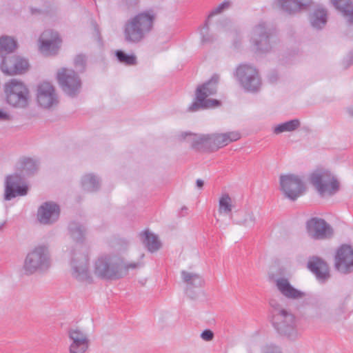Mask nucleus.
Here are the masks:
<instances>
[{
	"mask_svg": "<svg viewBox=\"0 0 353 353\" xmlns=\"http://www.w3.org/2000/svg\"><path fill=\"white\" fill-rule=\"evenodd\" d=\"M141 262H129L124 261L116 254H103L93 262V273L105 280H116L125 276L129 271L139 268Z\"/></svg>",
	"mask_w": 353,
	"mask_h": 353,
	"instance_id": "obj_1",
	"label": "nucleus"
},
{
	"mask_svg": "<svg viewBox=\"0 0 353 353\" xmlns=\"http://www.w3.org/2000/svg\"><path fill=\"white\" fill-rule=\"evenodd\" d=\"M5 100L14 109L26 110L32 103V96L28 85L22 81L12 79L3 85Z\"/></svg>",
	"mask_w": 353,
	"mask_h": 353,
	"instance_id": "obj_2",
	"label": "nucleus"
},
{
	"mask_svg": "<svg viewBox=\"0 0 353 353\" xmlns=\"http://www.w3.org/2000/svg\"><path fill=\"white\" fill-rule=\"evenodd\" d=\"M219 80L220 76L214 74L209 80L197 86L194 100L188 108L190 112H196L221 105V101L217 99H208V97L216 94Z\"/></svg>",
	"mask_w": 353,
	"mask_h": 353,
	"instance_id": "obj_3",
	"label": "nucleus"
},
{
	"mask_svg": "<svg viewBox=\"0 0 353 353\" xmlns=\"http://www.w3.org/2000/svg\"><path fill=\"white\" fill-rule=\"evenodd\" d=\"M70 272L73 279L84 284L93 283V276L89 270V257L86 248L77 245L70 251Z\"/></svg>",
	"mask_w": 353,
	"mask_h": 353,
	"instance_id": "obj_4",
	"label": "nucleus"
},
{
	"mask_svg": "<svg viewBox=\"0 0 353 353\" xmlns=\"http://www.w3.org/2000/svg\"><path fill=\"white\" fill-rule=\"evenodd\" d=\"M49 248L46 245H38L31 250L24 259L22 271L26 275L44 272L51 266Z\"/></svg>",
	"mask_w": 353,
	"mask_h": 353,
	"instance_id": "obj_5",
	"label": "nucleus"
},
{
	"mask_svg": "<svg viewBox=\"0 0 353 353\" xmlns=\"http://www.w3.org/2000/svg\"><path fill=\"white\" fill-rule=\"evenodd\" d=\"M154 14L152 11L143 12L131 19L125 26V39L131 43H138L152 30Z\"/></svg>",
	"mask_w": 353,
	"mask_h": 353,
	"instance_id": "obj_6",
	"label": "nucleus"
},
{
	"mask_svg": "<svg viewBox=\"0 0 353 353\" xmlns=\"http://www.w3.org/2000/svg\"><path fill=\"white\" fill-rule=\"evenodd\" d=\"M271 322L279 334L290 339L297 337L296 318L291 312L283 308H277L272 313Z\"/></svg>",
	"mask_w": 353,
	"mask_h": 353,
	"instance_id": "obj_7",
	"label": "nucleus"
},
{
	"mask_svg": "<svg viewBox=\"0 0 353 353\" xmlns=\"http://www.w3.org/2000/svg\"><path fill=\"white\" fill-rule=\"evenodd\" d=\"M276 34V29L268 26L265 22H261L256 26L253 29L251 39V43L256 52H269L272 49V43Z\"/></svg>",
	"mask_w": 353,
	"mask_h": 353,
	"instance_id": "obj_8",
	"label": "nucleus"
},
{
	"mask_svg": "<svg viewBox=\"0 0 353 353\" xmlns=\"http://www.w3.org/2000/svg\"><path fill=\"white\" fill-rule=\"evenodd\" d=\"M310 182L322 196L325 194L333 195L340 188L337 179L330 171L325 170H317L312 172L310 176Z\"/></svg>",
	"mask_w": 353,
	"mask_h": 353,
	"instance_id": "obj_9",
	"label": "nucleus"
},
{
	"mask_svg": "<svg viewBox=\"0 0 353 353\" xmlns=\"http://www.w3.org/2000/svg\"><path fill=\"white\" fill-rule=\"evenodd\" d=\"M235 76L246 92L256 93L261 90L262 81L256 68L248 64H241L236 68Z\"/></svg>",
	"mask_w": 353,
	"mask_h": 353,
	"instance_id": "obj_10",
	"label": "nucleus"
},
{
	"mask_svg": "<svg viewBox=\"0 0 353 353\" xmlns=\"http://www.w3.org/2000/svg\"><path fill=\"white\" fill-rule=\"evenodd\" d=\"M57 77L65 94L74 97L80 93L82 86L81 80L73 70L61 68L57 72Z\"/></svg>",
	"mask_w": 353,
	"mask_h": 353,
	"instance_id": "obj_11",
	"label": "nucleus"
},
{
	"mask_svg": "<svg viewBox=\"0 0 353 353\" xmlns=\"http://www.w3.org/2000/svg\"><path fill=\"white\" fill-rule=\"evenodd\" d=\"M280 188L285 196L291 201H295L305 191L302 180L295 174L281 175Z\"/></svg>",
	"mask_w": 353,
	"mask_h": 353,
	"instance_id": "obj_12",
	"label": "nucleus"
},
{
	"mask_svg": "<svg viewBox=\"0 0 353 353\" xmlns=\"http://www.w3.org/2000/svg\"><path fill=\"white\" fill-rule=\"evenodd\" d=\"M305 228L308 235L315 240L330 239L334 235L332 227L323 219L312 217L305 223Z\"/></svg>",
	"mask_w": 353,
	"mask_h": 353,
	"instance_id": "obj_13",
	"label": "nucleus"
},
{
	"mask_svg": "<svg viewBox=\"0 0 353 353\" xmlns=\"http://www.w3.org/2000/svg\"><path fill=\"white\" fill-rule=\"evenodd\" d=\"M37 101L40 107L45 109L52 108L57 105L58 94L50 83L44 81L37 85Z\"/></svg>",
	"mask_w": 353,
	"mask_h": 353,
	"instance_id": "obj_14",
	"label": "nucleus"
},
{
	"mask_svg": "<svg viewBox=\"0 0 353 353\" xmlns=\"http://www.w3.org/2000/svg\"><path fill=\"white\" fill-rule=\"evenodd\" d=\"M27 193L28 186L23 183L21 174L15 173L6 176L3 195L4 200L10 201L17 196H25Z\"/></svg>",
	"mask_w": 353,
	"mask_h": 353,
	"instance_id": "obj_15",
	"label": "nucleus"
},
{
	"mask_svg": "<svg viewBox=\"0 0 353 353\" xmlns=\"http://www.w3.org/2000/svg\"><path fill=\"white\" fill-rule=\"evenodd\" d=\"M336 270L343 274L353 272V248L349 245H341L335 255Z\"/></svg>",
	"mask_w": 353,
	"mask_h": 353,
	"instance_id": "obj_16",
	"label": "nucleus"
},
{
	"mask_svg": "<svg viewBox=\"0 0 353 353\" xmlns=\"http://www.w3.org/2000/svg\"><path fill=\"white\" fill-rule=\"evenodd\" d=\"M69 353H85L90 346L88 334L78 328H71L68 332Z\"/></svg>",
	"mask_w": 353,
	"mask_h": 353,
	"instance_id": "obj_17",
	"label": "nucleus"
},
{
	"mask_svg": "<svg viewBox=\"0 0 353 353\" xmlns=\"http://www.w3.org/2000/svg\"><path fill=\"white\" fill-rule=\"evenodd\" d=\"M274 3L283 12L295 15L308 10L313 0H275Z\"/></svg>",
	"mask_w": 353,
	"mask_h": 353,
	"instance_id": "obj_18",
	"label": "nucleus"
},
{
	"mask_svg": "<svg viewBox=\"0 0 353 353\" xmlns=\"http://www.w3.org/2000/svg\"><path fill=\"white\" fill-rule=\"evenodd\" d=\"M27 60L18 56H9L3 58L1 64V71L8 75L20 74L28 68Z\"/></svg>",
	"mask_w": 353,
	"mask_h": 353,
	"instance_id": "obj_19",
	"label": "nucleus"
},
{
	"mask_svg": "<svg viewBox=\"0 0 353 353\" xmlns=\"http://www.w3.org/2000/svg\"><path fill=\"white\" fill-rule=\"evenodd\" d=\"M307 268L315 275L316 279L322 283H325L331 276L330 268L327 262L317 256L309 257L307 263Z\"/></svg>",
	"mask_w": 353,
	"mask_h": 353,
	"instance_id": "obj_20",
	"label": "nucleus"
},
{
	"mask_svg": "<svg viewBox=\"0 0 353 353\" xmlns=\"http://www.w3.org/2000/svg\"><path fill=\"white\" fill-rule=\"evenodd\" d=\"M61 40L58 34L51 30H45L39 38V50L45 55L57 54Z\"/></svg>",
	"mask_w": 353,
	"mask_h": 353,
	"instance_id": "obj_21",
	"label": "nucleus"
},
{
	"mask_svg": "<svg viewBox=\"0 0 353 353\" xmlns=\"http://www.w3.org/2000/svg\"><path fill=\"white\" fill-rule=\"evenodd\" d=\"M59 213L58 205L53 202H45L38 209L37 219L43 225H50L58 220Z\"/></svg>",
	"mask_w": 353,
	"mask_h": 353,
	"instance_id": "obj_22",
	"label": "nucleus"
},
{
	"mask_svg": "<svg viewBox=\"0 0 353 353\" xmlns=\"http://www.w3.org/2000/svg\"><path fill=\"white\" fill-rule=\"evenodd\" d=\"M210 150L216 151L219 148L228 145L229 143L241 139V134L238 131L228 132L225 133L214 134L210 135Z\"/></svg>",
	"mask_w": 353,
	"mask_h": 353,
	"instance_id": "obj_23",
	"label": "nucleus"
},
{
	"mask_svg": "<svg viewBox=\"0 0 353 353\" xmlns=\"http://www.w3.org/2000/svg\"><path fill=\"white\" fill-rule=\"evenodd\" d=\"M276 286L281 294L286 298L297 299L304 296V293L291 285L288 279L285 278L276 279Z\"/></svg>",
	"mask_w": 353,
	"mask_h": 353,
	"instance_id": "obj_24",
	"label": "nucleus"
},
{
	"mask_svg": "<svg viewBox=\"0 0 353 353\" xmlns=\"http://www.w3.org/2000/svg\"><path fill=\"white\" fill-rule=\"evenodd\" d=\"M331 3L342 14L348 26H353V1L331 0Z\"/></svg>",
	"mask_w": 353,
	"mask_h": 353,
	"instance_id": "obj_25",
	"label": "nucleus"
},
{
	"mask_svg": "<svg viewBox=\"0 0 353 353\" xmlns=\"http://www.w3.org/2000/svg\"><path fill=\"white\" fill-rule=\"evenodd\" d=\"M310 21L313 28L322 29L327 21V10L323 7H317L310 14Z\"/></svg>",
	"mask_w": 353,
	"mask_h": 353,
	"instance_id": "obj_26",
	"label": "nucleus"
},
{
	"mask_svg": "<svg viewBox=\"0 0 353 353\" xmlns=\"http://www.w3.org/2000/svg\"><path fill=\"white\" fill-rule=\"evenodd\" d=\"M39 168V161L30 157L21 158L19 161V169L23 174L30 175L34 174Z\"/></svg>",
	"mask_w": 353,
	"mask_h": 353,
	"instance_id": "obj_27",
	"label": "nucleus"
},
{
	"mask_svg": "<svg viewBox=\"0 0 353 353\" xmlns=\"http://www.w3.org/2000/svg\"><path fill=\"white\" fill-rule=\"evenodd\" d=\"M183 281L190 287L201 288L205 281L202 276L196 273L188 272L185 270L181 272Z\"/></svg>",
	"mask_w": 353,
	"mask_h": 353,
	"instance_id": "obj_28",
	"label": "nucleus"
},
{
	"mask_svg": "<svg viewBox=\"0 0 353 353\" xmlns=\"http://www.w3.org/2000/svg\"><path fill=\"white\" fill-rule=\"evenodd\" d=\"M81 184L83 190L87 192H94L100 186L99 179L92 174L84 175L82 178Z\"/></svg>",
	"mask_w": 353,
	"mask_h": 353,
	"instance_id": "obj_29",
	"label": "nucleus"
},
{
	"mask_svg": "<svg viewBox=\"0 0 353 353\" xmlns=\"http://www.w3.org/2000/svg\"><path fill=\"white\" fill-rule=\"evenodd\" d=\"M68 232L70 237L77 242H80L84 239L85 228L78 223H70L68 226Z\"/></svg>",
	"mask_w": 353,
	"mask_h": 353,
	"instance_id": "obj_30",
	"label": "nucleus"
},
{
	"mask_svg": "<svg viewBox=\"0 0 353 353\" xmlns=\"http://www.w3.org/2000/svg\"><path fill=\"white\" fill-rule=\"evenodd\" d=\"M301 125L300 121L297 119L281 123L274 127V132L276 134L284 132H292L296 130Z\"/></svg>",
	"mask_w": 353,
	"mask_h": 353,
	"instance_id": "obj_31",
	"label": "nucleus"
},
{
	"mask_svg": "<svg viewBox=\"0 0 353 353\" xmlns=\"http://www.w3.org/2000/svg\"><path fill=\"white\" fill-rule=\"evenodd\" d=\"M17 48L16 41L8 36L0 37V54L12 52Z\"/></svg>",
	"mask_w": 353,
	"mask_h": 353,
	"instance_id": "obj_32",
	"label": "nucleus"
},
{
	"mask_svg": "<svg viewBox=\"0 0 353 353\" xmlns=\"http://www.w3.org/2000/svg\"><path fill=\"white\" fill-rule=\"evenodd\" d=\"M191 147L197 151H203L207 148H210V135H202L194 139L191 143Z\"/></svg>",
	"mask_w": 353,
	"mask_h": 353,
	"instance_id": "obj_33",
	"label": "nucleus"
},
{
	"mask_svg": "<svg viewBox=\"0 0 353 353\" xmlns=\"http://www.w3.org/2000/svg\"><path fill=\"white\" fill-rule=\"evenodd\" d=\"M115 55L118 61L126 65H135L137 64V59L134 54H126L122 50H117Z\"/></svg>",
	"mask_w": 353,
	"mask_h": 353,
	"instance_id": "obj_34",
	"label": "nucleus"
},
{
	"mask_svg": "<svg viewBox=\"0 0 353 353\" xmlns=\"http://www.w3.org/2000/svg\"><path fill=\"white\" fill-rule=\"evenodd\" d=\"M140 238L143 244L150 252H154V235L148 230L140 234Z\"/></svg>",
	"mask_w": 353,
	"mask_h": 353,
	"instance_id": "obj_35",
	"label": "nucleus"
},
{
	"mask_svg": "<svg viewBox=\"0 0 353 353\" xmlns=\"http://www.w3.org/2000/svg\"><path fill=\"white\" fill-rule=\"evenodd\" d=\"M230 6V2L229 1H224L221 3H220L216 8L213 9L208 16L207 19L205 20L203 28L208 31L209 30V20L210 18L214 17L216 14L221 13L224 10L228 9Z\"/></svg>",
	"mask_w": 353,
	"mask_h": 353,
	"instance_id": "obj_36",
	"label": "nucleus"
},
{
	"mask_svg": "<svg viewBox=\"0 0 353 353\" xmlns=\"http://www.w3.org/2000/svg\"><path fill=\"white\" fill-rule=\"evenodd\" d=\"M232 199L228 194H224L219 199V211L229 214L232 211Z\"/></svg>",
	"mask_w": 353,
	"mask_h": 353,
	"instance_id": "obj_37",
	"label": "nucleus"
},
{
	"mask_svg": "<svg viewBox=\"0 0 353 353\" xmlns=\"http://www.w3.org/2000/svg\"><path fill=\"white\" fill-rule=\"evenodd\" d=\"M238 215L243 219L238 220L236 222L245 226L252 227L254 225L255 219L254 214L250 212H240Z\"/></svg>",
	"mask_w": 353,
	"mask_h": 353,
	"instance_id": "obj_38",
	"label": "nucleus"
},
{
	"mask_svg": "<svg viewBox=\"0 0 353 353\" xmlns=\"http://www.w3.org/2000/svg\"><path fill=\"white\" fill-rule=\"evenodd\" d=\"M75 68L79 72H83L85 68L86 58L85 55L78 54L74 61Z\"/></svg>",
	"mask_w": 353,
	"mask_h": 353,
	"instance_id": "obj_39",
	"label": "nucleus"
},
{
	"mask_svg": "<svg viewBox=\"0 0 353 353\" xmlns=\"http://www.w3.org/2000/svg\"><path fill=\"white\" fill-rule=\"evenodd\" d=\"M201 337L205 341H210L214 338V333L210 330H205L201 333Z\"/></svg>",
	"mask_w": 353,
	"mask_h": 353,
	"instance_id": "obj_40",
	"label": "nucleus"
},
{
	"mask_svg": "<svg viewBox=\"0 0 353 353\" xmlns=\"http://www.w3.org/2000/svg\"><path fill=\"white\" fill-rule=\"evenodd\" d=\"M10 119V115L3 109H0V121H8Z\"/></svg>",
	"mask_w": 353,
	"mask_h": 353,
	"instance_id": "obj_41",
	"label": "nucleus"
},
{
	"mask_svg": "<svg viewBox=\"0 0 353 353\" xmlns=\"http://www.w3.org/2000/svg\"><path fill=\"white\" fill-rule=\"evenodd\" d=\"M201 41L203 43H211L214 41V37L212 35L209 34H203L202 36Z\"/></svg>",
	"mask_w": 353,
	"mask_h": 353,
	"instance_id": "obj_42",
	"label": "nucleus"
},
{
	"mask_svg": "<svg viewBox=\"0 0 353 353\" xmlns=\"http://www.w3.org/2000/svg\"><path fill=\"white\" fill-rule=\"evenodd\" d=\"M270 306L272 307V310H271V316H272V313L274 312V310L277 309V308H282L281 307V305L276 303V301L274 299H272L270 301Z\"/></svg>",
	"mask_w": 353,
	"mask_h": 353,
	"instance_id": "obj_43",
	"label": "nucleus"
},
{
	"mask_svg": "<svg viewBox=\"0 0 353 353\" xmlns=\"http://www.w3.org/2000/svg\"><path fill=\"white\" fill-rule=\"evenodd\" d=\"M269 81L271 82V83H274L276 82L278 79H279V76H278V74L275 71H273L272 72L270 75H269Z\"/></svg>",
	"mask_w": 353,
	"mask_h": 353,
	"instance_id": "obj_44",
	"label": "nucleus"
},
{
	"mask_svg": "<svg viewBox=\"0 0 353 353\" xmlns=\"http://www.w3.org/2000/svg\"><path fill=\"white\" fill-rule=\"evenodd\" d=\"M263 353H282L280 349L277 347H269Z\"/></svg>",
	"mask_w": 353,
	"mask_h": 353,
	"instance_id": "obj_45",
	"label": "nucleus"
},
{
	"mask_svg": "<svg viewBox=\"0 0 353 353\" xmlns=\"http://www.w3.org/2000/svg\"><path fill=\"white\" fill-rule=\"evenodd\" d=\"M162 248V243L159 239L158 236L156 235V251Z\"/></svg>",
	"mask_w": 353,
	"mask_h": 353,
	"instance_id": "obj_46",
	"label": "nucleus"
},
{
	"mask_svg": "<svg viewBox=\"0 0 353 353\" xmlns=\"http://www.w3.org/2000/svg\"><path fill=\"white\" fill-rule=\"evenodd\" d=\"M196 184L199 188H202L204 185V182L201 179H197L196 181Z\"/></svg>",
	"mask_w": 353,
	"mask_h": 353,
	"instance_id": "obj_47",
	"label": "nucleus"
},
{
	"mask_svg": "<svg viewBox=\"0 0 353 353\" xmlns=\"http://www.w3.org/2000/svg\"><path fill=\"white\" fill-rule=\"evenodd\" d=\"M348 62V66L353 64V51L350 54Z\"/></svg>",
	"mask_w": 353,
	"mask_h": 353,
	"instance_id": "obj_48",
	"label": "nucleus"
},
{
	"mask_svg": "<svg viewBox=\"0 0 353 353\" xmlns=\"http://www.w3.org/2000/svg\"><path fill=\"white\" fill-rule=\"evenodd\" d=\"M345 312V303L343 302L339 307V313H343Z\"/></svg>",
	"mask_w": 353,
	"mask_h": 353,
	"instance_id": "obj_49",
	"label": "nucleus"
},
{
	"mask_svg": "<svg viewBox=\"0 0 353 353\" xmlns=\"http://www.w3.org/2000/svg\"><path fill=\"white\" fill-rule=\"evenodd\" d=\"M188 135H191L190 133H187V132H184V133H182L181 134V137L183 139H185V137L188 136Z\"/></svg>",
	"mask_w": 353,
	"mask_h": 353,
	"instance_id": "obj_50",
	"label": "nucleus"
},
{
	"mask_svg": "<svg viewBox=\"0 0 353 353\" xmlns=\"http://www.w3.org/2000/svg\"><path fill=\"white\" fill-rule=\"evenodd\" d=\"M186 210H188V208L186 207H183L181 208V211L183 212H185Z\"/></svg>",
	"mask_w": 353,
	"mask_h": 353,
	"instance_id": "obj_51",
	"label": "nucleus"
},
{
	"mask_svg": "<svg viewBox=\"0 0 353 353\" xmlns=\"http://www.w3.org/2000/svg\"><path fill=\"white\" fill-rule=\"evenodd\" d=\"M186 210H188V208L186 207H183L181 208V211L183 212H185Z\"/></svg>",
	"mask_w": 353,
	"mask_h": 353,
	"instance_id": "obj_52",
	"label": "nucleus"
},
{
	"mask_svg": "<svg viewBox=\"0 0 353 353\" xmlns=\"http://www.w3.org/2000/svg\"><path fill=\"white\" fill-rule=\"evenodd\" d=\"M3 225V224L0 223V229H1V228H2Z\"/></svg>",
	"mask_w": 353,
	"mask_h": 353,
	"instance_id": "obj_53",
	"label": "nucleus"
}]
</instances>
